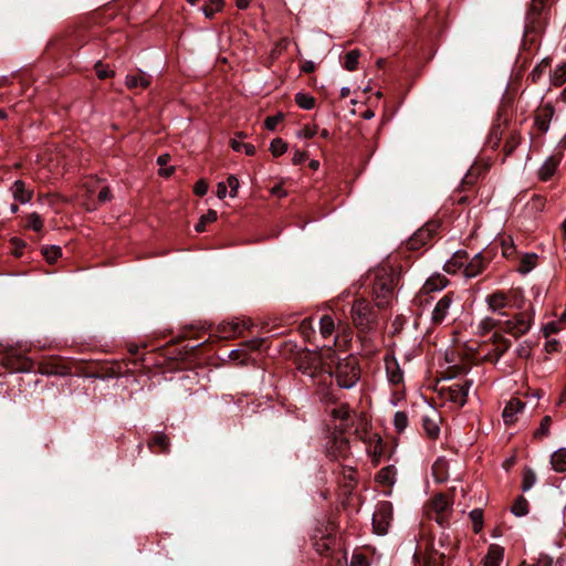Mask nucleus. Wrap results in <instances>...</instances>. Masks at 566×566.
Wrapping results in <instances>:
<instances>
[{
	"mask_svg": "<svg viewBox=\"0 0 566 566\" xmlns=\"http://www.w3.org/2000/svg\"><path fill=\"white\" fill-rule=\"evenodd\" d=\"M295 102L303 109H312L315 105L314 97L304 93H297L295 95Z\"/></svg>",
	"mask_w": 566,
	"mask_h": 566,
	"instance_id": "a19ab883",
	"label": "nucleus"
},
{
	"mask_svg": "<svg viewBox=\"0 0 566 566\" xmlns=\"http://www.w3.org/2000/svg\"><path fill=\"white\" fill-rule=\"evenodd\" d=\"M360 439L364 440L365 443L368 446H376L374 454H380L381 450H377L379 446H382V440L377 433H367L365 432L364 436H360Z\"/></svg>",
	"mask_w": 566,
	"mask_h": 566,
	"instance_id": "ea45409f",
	"label": "nucleus"
},
{
	"mask_svg": "<svg viewBox=\"0 0 566 566\" xmlns=\"http://www.w3.org/2000/svg\"><path fill=\"white\" fill-rule=\"evenodd\" d=\"M282 119H283V114H276L274 116L266 117V119L264 122L265 128L269 130H274L276 128V126L282 122Z\"/></svg>",
	"mask_w": 566,
	"mask_h": 566,
	"instance_id": "864d4df0",
	"label": "nucleus"
},
{
	"mask_svg": "<svg viewBox=\"0 0 566 566\" xmlns=\"http://www.w3.org/2000/svg\"><path fill=\"white\" fill-rule=\"evenodd\" d=\"M125 84L129 90L147 88L150 85V76L143 71L128 74Z\"/></svg>",
	"mask_w": 566,
	"mask_h": 566,
	"instance_id": "a211bd4d",
	"label": "nucleus"
},
{
	"mask_svg": "<svg viewBox=\"0 0 566 566\" xmlns=\"http://www.w3.org/2000/svg\"><path fill=\"white\" fill-rule=\"evenodd\" d=\"M547 20L548 17L546 15L528 11L525 22V38L528 39L530 41H534L535 36L539 34L544 27L546 25Z\"/></svg>",
	"mask_w": 566,
	"mask_h": 566,
	"instance_id": "9d476101",
	"label": "nucleus"
},
{
	"mask_svg": "<svg viewBox=\"0 0 566 566\" xmlns=\"http://www.w3.org/2000/svg\"><path fill=\"white\" fill-rule=\"evenodd\" d=\"M377 481L379 483L391 485L396 481V470L394 467L382 468L377 474Z\"/></svg>",
	"mask_w": 566,
	"mask_h": 566,
	"instance_id": "c85d7f7f",
	"label": "nucleus"
},
{
	"mask_svg": "<svg viewBox=\"0 0 566 566\" xmlns=\"http://www.w3.org/2000/svg\"><path fill=\"white\" fill-rule=\"evenodd\" d=\"M318 132L317 125H305L302 129L298 130L297 136L302 138H312Z\"/></svg>",
	"mask_w": 566,
	"mask_h": 566,
	"instance_id": "3c124183",
	"label": "nucleus"
},
{
	"mask_svg": "<svg viewBox=\"0 0 566 566\" xmlns=\"http://www.w3.org/2000/svg\"><path fill=\"white\" fill-rule=\"evenodd\" d=\"M399 273L389 265H380L368 273V279L373 283L371 294L376 305L381 308L389 304L392 297Z\"/></svg>",
	"mask_w": 566,
	"mask_h": 566,
	"instance_id": "f03ea898",
	"label": "nucleus"
},
{
	"mask_svg": "<svg viewBox=\"0 0 566 566\" xmlns=\"http://www.w3.org/2000/svg\"><path fill=\"white\" fill-rule=\"evenodd\" d=\"M248 328V323L245 321L232 319L228 322H223L219 325V333L224 338L237 337L242 334V332Z\"/></svg>",
	"mask_w": 566,
	"mask_h": 566,
	"instance_id": "ddd939ff",
	"label": "nucleus"
},
{
	"mask_svg": "<svg viewBox=\"0 0 566 566\" xmlns=\"http://www.w3.org/2000/svg\"><path fill=\"white\" fill-rule=\"evenodd\" d=\"M536 482V474L533 470L527 469L523 473L522 490L528 491Z\"/></svg>",
	"mask_w": 566,
	"mask_h": 566,
	"instance_id": "09e8293b",
	"label": "nucleus"
},
{
	"mask_svg": "<svg viewBox=\"0 0 566 566\" xmlns=\"http://www.w3.org/2000/svg\"><path fill=\"white\" fill-rule=\"evenodd\" d=\"M360 53L357 50H352L345 55L344 66L347 71H354L357 69Z\"/></svg>",
	"mask_w": 566,
	"mask_h": 566,
	"instance_id": "e433bc0d",
	"label": "nucleus"
},
{
	"mask_svg": "<svg viewBox=\"0 0 566 566\" xmlns=\"http://www.w3.org/2000/svg\"><path fill=\"white\" fill-rule=\"evenodd\" d=\"M193 191L198 196H203L208 191V185L205 180H199L193 188Z\"/></svg>",
	"mask_w": 566,
	"mask_h": 566,
	"instance_id": "052dcab7",
	"label": "nucleus"
},
{
	"mask_svg": "<svg viewBox=\"0 0 566 566\" xmlns=\"http://www.w3.org/2000/svg\"><path fill=\"white\" fill-rule=\"evenodd\" d=\"M391 518V504L388 502L380 503L377 506V510L373 517V526L378 535H384L387 533Z\"/></svg>",
	"mask_w": 566,
	"mask_h": 566,
	"instance_id": "6e6552de",
	"label": "nucleus"
},
{
	"mask_svg": "<svg viewBox=\"0 0 566 566\" xmlns=\"http://www.w3.org/2000/svg\"><path fill=\"white\" fill-rule=\"evenodd\" d=\"M551 464L556 472L566 471V448H560L552 454Z\"/></svg>",
	"mask_w": 566,
	"mask_h": 566,
	"instance_id": "393cba45",
	"label": "nucleus"
},
{
	"mask_svg": "<svg viewBox=\"0 0 566 566\" xmlns=\"http://www.w3.org/2000/svg\"><path fill=\"white\" fill-rule=\"evenodd\" d=\"M354 325L361 332L370 331L376 324V312L365 298H357L350 311Z\"/></svg>",
	"mask_w": 566,
	"mask_h": 566,
	"instance_id": "7ed1b4c3",
	"label": "nucleus"
},
{
	"mask_svg": "<svg viewBox=\"0 0 566 566\" xmlns=\"http://www.w3.org/2000/svg\"><path fill=\"white\" fill-rule=\"evenodd\" d=\"M335 332V322L332 316L324 315L319 319V333L322 337H331Z\"/></svg>",
	"mask_w": 566,
	"mask_h": 566,
	"instance_id": "cd10ccee",
	"label": "nucleus"
},
{
	"mask_svg": "<svg viewBox=\"0 0 566 566\" xmlns=\"http://www.w3.org/2000/svg\"><path fill=\"white\" fill-rule=\"evenodd\" d=\"M504 557V548L500 545H490L488 553L484 557V566H500Z\"/></svg>",
	"mask_w": 566,
	"mask_h": 566,
	"instance_id": "aec40b11",
	"label": "nucleus"
},
{
	"mask_svg": "<svg viewBox=\"0 0 566 566\" xmlns=\"http://www.w3.org/2000/svg\"><path fill=\"white\" fill-rule=\"evenodd\" d=\"M524 403L516 398L511 399L502 413L503 420L506 424H512L516 421V416L523 410Z\"/></svg>",
	"mask_w": 566,
	"mask_h": 566,
	"instance_id": "f3484780",
	"label": "nucleus"
},
{
	"mask_svg": "<svg viewBox=\"0 0 566 566\" xmlns=\"http://www.w3.org/2000/svg\"><path fill=\"white\" fill-rule=\"evenodd\" d=\"M261 345H262V339L253 338V339L244 343L242 345V348L244 349V352H247V350H256V349L260 348Z\"/></svg>",
	"mask_w": 566,
	"mask_h": 566,
	"instance_id": "bf43d9fd",
	"label": "nucleus"
},
{
	"mask_svg": "<svg viewBox=\"0 0 566 566\" xmlns=\"http://www.w3.org/2000/svg\"><path fill=\"white\" fill-rule=\"evenodd\" d=\"M332 416L335 418V419H340V420H345L348 418L349 416V410H348V407L347 406H340L338 408H334L332 410Z\"/></svg>",
	"mask_w": 566,
	"mask_h": 566,
	"instance_id": "5fc2aeb1",
	"label": "nucleus"
},
{
	"mask_svg": "<svg viewBox=\"0 0 566 566\" xmlns=\"http://www.w3.org/2000/svg\"><path fill=\"white\" fill-rule=\"evenodd\" d=\"M554 116L552 104H542L535 113L534 124L538 130L546 133L549 129V123Z\"/></svg>",
	"mask_w": 566,
	"mask_h": 566,
	"instance_id": "f8f14e48",
	"label": "nucleus"
},
{
	"mask_svg": "<svg viewBox=\"0 0 566 566\" xmlns=\"http://www.w3.org/2000/svg\"><path fill=\"white\" fill-rule=\"evenodd\" d=\"M42 254L49 263H54L62 255V250L57 245L44 247Z\"/></svg>",
	"mask_w": 566,
	"mask_h": 566,
	"instance_id": "c9c22d12",
	"label": "nucleus"
},
{
	"mask_svg": "<svg viewBox=\"0 0 566 566\" xmlns=\"http://www.w3.org/2000/svg\"><path fill=\"white\" fill-rule=\"evenodd\" d=\"M551 423H552L551 417L549 416H545L542 419L541 424H539L538 429L535 432V436H537V437H539V436H547L549 433Z\"/></svg>",
	"mask_w": 566,
	"mask_h": 566,
	"instance_id": "603ef678",
	"label": "nucleus"
},
{
	"mask_svg": "<svg viewBox=\"0 0 566 566\" xmlns=\"http://www.w3.org/2000/svg\"><path fill=\"white\" fill-rule=\"evenodd\" d=\"M454 305V293L449 292L444 294L434 305L431 313V323L433 325H440L452 318Z\"/></svg>",
	"mask_w": 566,
	"mask_h": 566,
	"instance_id": "423d86ee",
	"label": "nucleus"
},
{
	"mask_svg": "<svg viewBox=\"0 0 566 566\" xmlns=\"http://www.w3.org/2000/svg\"><path fill=\"white\" fill-rule=\"evenodd\" d=\"M218 213L216 210H208L207 213L202 214L198 223L195 226L197 232H202L206 229V224L212 223L217 220Z\"/></svg>",
	"mask_w": 566,
	"mask_h": 566,
	"instance_id": "72a5a7b5",
	"label": "nucleus"
},
{
	"mask_svg": "<svg viewBox=\"0 0 566 566\" xmlns=\"http://www.w3.org/2000/svg\"><path fill=\"white\" fill-rule=\"evenodd\" d=\"M230 145L234 151H243L248 156H253L255 154V147L252 144L242 143L233 138L231 139Z\"/></svg>",
	"mask_w": 566,
	"mask_h": 566,
	"instance_id": "f704fd0d",
	"label": "nucleus"
},
{
	"mask_svg": "<svg viewBox=\"0 0 566 566\" xmlns=\"http://www.w3.org/2000/svg\"><path fill=\"white\" fill-rule=\"evenodd\" d=\"M536 261L537 255L534 253L523 255L518 265V272L523 274L531 272L536 266Z\"/></svg>",
	"mask_w": 566,
	"mask_h": 566,
	"instance_id": "7c9ffc66",
	"label": "nucleus"
},
{
	"mask_svg": "<svg viewBox=\"0 0 566 566\" xmlns=\"http://www.w3.org/2000/svg\"><path fill=\"white\" fill-rule=\"evenodd\" d=\"M28 228H30L34 231H40L43 228V220L39 213L32 212L31 214H29Z\"/></svg>",
	"mask_w": 566,
	"mask_h": 566,
	"instance_id": "8fccbe9b",
	"label": "nucleus"
},
{
	"mask_svg": "<svg viewBox=\"0 0 566 566\" xmlns=\"http://www.w3.org/2000/svg\"><path fill=\"white\" fill-rule=\"evenodd\" d=\"M528 11L548 17L549 15L548 0H532Z\"/></svg>",
	"mask_w": 566,
	"mask_h": 566,
	"instance_id": "4c0bfd02",
	"label": "nucleus"
},
{
	"mask_svg": "<svg viewBox=\"0 0 566 566\" xmlns=\"http://www.w3.org/2000/svg\"><path fill=\"white\" fill-rule=\"evenodd\" d=\"M532 326V315L524 311L515 314L512 318L502 319L500 329L517 338L525 335Z\"/></svg>",
	"mask_w": 566,
	"mask_h": 566,
	"instance_id": "39448f33",
	"label": "nucleus"
},
{
	"mask_svg": "<svg viewBox=\"0 0 566 566\" xmlns=\"http://www.w3.org/2000/svg\"><path fill=\"white\" fill-rule=\"evenodd\" d=\"M335 539L331 537L329 535L326 537H322L319 541L315 543V549L319 554H325L328 551L332 549V546L334 545Z\"/></svg>",
	"mask_w": 566,
	"mask_h": 566,
	"instance_id": "c03bdc74",
	"label": "nucleus"
},
{
	"mask_svg": "<svg viewBox=\"0 0 566 566\" xmlns=\"http://www.w3.org/2000/svg\"><path fill=\"white\" fill-rule=\"evenodd\" d=\"M430 231L431 230L429 228H426V229H420L417 233H415L413 237L410 238V240L408 242L410 248L417 249L419 247V244H424L426 240H428L430 237Z\"/></svg>",
	"mask_w": 566,
	"mask_h": 566,
	"instance_id": "473e14b6",
	"label": "nucleus"
},
{
	"mask_svg": "<svg viewBox=\"0 0 566 566\" xmlns=\"http://www.w3.org/2000/svg\"><path fill=\"white\" fill-rule=\"evenodd\" d=\"M217 196L219 199H223L227 196V185L224 182L218 184Z\"/></svg>",
	"mask_w": 566,
	"mask_h": 566,
	"instance_id": "69168bd1",
	"label": "nucleus"
},
{
	"mask_svg": "<svg viewBox=\"0 0 566 566\" xmlns=\"http://www.w3.org/2000/svg\"><path fill=\"white\" fill-rule=\"evenodd\" d=\"M350 566H369V564L364 555L354 554L350 559Z\"/></svg>",
	"mask_w": 566,
	"mask_h": 566,
	"instance_id": "4d7b16f0",
	"label": "nucleus"
},
{
	"mask_svg": "<svg viewBox=\"0 0 566 566\" xmlns=\"http://www.w3.org/2000/svg\"><path fill=\"white\" fill-rule=\"evenodd\" d=\"M230 187V196L235 197L239 189V180L234 176H229L227 179V187Z\"/></svg>",
	"mask_w": 566,
	"mask_h": 566,
	"instance_id": "13d9d810",
	"label": "nucleus"
},
{
	"mask_svg": "<svg viewBox=\"0 0 566 566\" xmlns=\"http://www.w3.org/2000/svg\"><path fill=\"white\" fill-rule=\"evenodd\" d=\"M328 446V453L335 459H346L350 453L349 441L342 432L334 434Z\"/></svg>",
	"mask_w": 566,
	"mask_h": 566,
	"instance_id": "9b49d317",
	"label": "nucleus"
},
{
	"mask_svg": "<svg viewBox=\"0 0 566 566\" xmlns=\"http://www.w3.org/2000/svg\"><path fill=\"white\" fill-rule=\"evenodd\" d=\"M158 172L161 177L168 178L174 175L175 166H169L167 168L161 167Z\"/></svg>",
	"mask_w": 566,
	"mask_h": 566,
	"instance_id": "0e129e2a",
	"label": "nucleus"
},
{
	"mask_svg": "<svg viewBox=\"0 0 566 566\" xmlns=\"http://www.w3.org/2000/svg\"><path fill=\"white\" fill-rule=\"evenodd\" d=\"M315 70V64L312 61H305L302 65V71L304 73H311Z\"/></svg>",
	"mask_w": 566,
	"mask_h": 566,
	"instance_id": "774afa93",
	"label": "nucleus"
},
{
	"mask_svg": "<svg viewBox=\"0 0 566 566\" xmlns=\"http://www.w3.org/2000/svg\"><path fill=\"white\" fill-rule=\"evenodd\" d=\"M170 446L169 439L163 432H157L148 442V447L153 452L159 453L168 450Z\"/></svg>",
	"mask_w": 566,
	"mask_h": 566,
	"instance_id": "b1692460",
	"label": "nucleus"
},
{
	"mask_svg": "<svg viewBox=\"0 0 566 566\" xmlns=\"http://www.w3.org/2000/svg\"><path fill=\"white\" fill-rule=\"evenodd\" d=\"M306 158V153L301 150H295L292 157V163L294 165L302 164Z\"/></svg>",
	"mask_w": 566,
	"mask_h": 566,
	"instance_id": "e2e57ef3",
	"label": "nucleus"
},
{
	"mask_svg": "<svg viewBox=\"0 0 566 566\" xmlns=\"http://www.w3.org/2000/svg\"><path fill=\"white\" fill-rule=\"evenodd\" d=\"M95 70L98 78L104 80L114 75L113 71L107 70L101 62L95 64Z\"/></svg>",
	"mask_w": 566,
	"mask_h": 566,
	"instance_id": "6e6d98bb",
	"label": "nucleus"
},
{
	"mask_svg": "<svg viewBox=\"0 0 566 566\" xmlns=\"http://www.w3.org/2000/svg\"><path fill=\"white\" fill-rule=\"evenodd\" d=\"M486 304L490 311L500 315L506 316L504 310L513 308V294L506 295L503 292H494L486 297Z\"/></svg>",
	"mask_w": 566,
	"mask_h": 566,
	"instance_id": "1a4fd4ad",
	"label": "nucleus"
},
{
	"mask_svg": "<svg viewBox=\"0 0 566 566\" xmlns=\"http://www.w3.org/2000/svg\"><path fill=\"white\" fill-rule=\"evenodd\" d=\"M223 7V0H208L201 8L206 18L212 19Z\"/></svg>",
	"mask_w": 566,
	"mask_h": 566,
	"instance_id": "c756f323",
	"label": "nucleus"
},
{
	"mask_svg": "<svg viewBox=\"0 0 566 566\" xmlns=\"http://www.w3.org/2000/svg\"><path fill=\"white\" fill-rule=\"evenodd\" d=\"M559 160L556 157H549L547 158L544 164L541 166L538 170V177L542 181H547L553 177L555 174L557 167H558Z\"/></svg>",
	"mask_w": 566,
	"mask_h": 566,
	"instance_id": "4be33fe9",
	"label": "nucleus"
},
{
	"mask_svg": "<svg viewBox=\"0 0 566 566\" xmlns=\"http://www.w3.org/2000/svg\"><path fill=\"white\" fill-rule=\"evenodd\" d=\"M467 261V254L463 251H458L453 256L446 262L443 269L448 273H463V268Z\"/></svg>",
	"mask_w": 566,
	"mask_h": 566,
	"instance_id": "412c9836",
	"label": "nucleus"
},
{
	"mask_svg": "<svg viewBox=\"0 0 566 566\" xmlns=\"http://www.w3.org/2000/svg\"><path fill=\"white\" fill-rule=\"evenodd\" d=\"M501 318H494V317H484L482 318L478 326H476V333L480 335H485L495 327L500 328Z\"/></svg>",
	"mask_w": 566,
	"mask_h": 566,
	"instance_id": "bb28decb",
	"label": "nucleus"
},
{
	"mask_svg": "<svg viewBox=\"0 0 566 566\" xmlns=\"http://www.w3.org/2000/svg\"><path fill=\"white\" fill-rule=\"evenodd\" d=\"M515 516H524L528 512V503L524 497H520L515 501L511 509Z\"/></svg>",
	"mask_w": 566,
	"mask_h": 566,
	"instance_id": "37998d69",
	"label": "nucleus"
},
{
	"mask_svg": "<svg viewBox=\"0 0 566 566\" xmlns=\"http://www.w3.org/2000/svg\"><path fill=\"white\" fill-rule=\"evenodd\" d=\"M318 359L328 377L334 376L337 385L344 389L353 388L359 379L360 370L357 359L348 355L339 359L332 347H323L319 350Z\"/></svg>",
	"mask_w": 566,
	"mask_h": 566,
	"instance_id": "f257e3e1",
	"label": "nucleus"
},
{
	"mask_svg": "<svg viewBox=\"0 0 566 566\" xmlns=\"http://www.w3.org/2000/svg\"><path fill=\"white\" fill-rule=\"evenodd\" d=\"M111 198H112L111 189L108 187H103L98 192L99 202H106V201L111 200Z\"/></svg>",
	"mask_w": 566,
	"mask_h": 566,
	"instance_id": "680f3d73",
	"label": "nucleus"
},
{
	"mask_svg": "<svg viewBox=\"0 0 566 566\" xmlns=\"http://www.w3.org/2000/svg\"><path fill=\"white\" fill-rule=\"evenodd\" d=\"M439 525H444L451 514V503L444 494H437L430 502V511L427 512Z\"/></svg>",
	"mask_w": 566,
	"mask_h": 566,
	"instance_id": "0eeeda50",
	"label": "nucleus"
},
{
	"mask_svg": "<svg viewBox=\"0 0 566 566\" xmlns=\"http://www.w3.org/2000/svg\"><path fill=\"white\" fill-rule=\"evenodd\" d=\"M551 82L555 86H560L566 82V62L554 69L551 75Z\"/></svg>",
	"mask_w": 566,
	"mask_h": 566,
	"instance_id": "2f4dec72",
	"label": "nucleus"
},
{
	"mask_svg": "<svg viewBox=\"0 0 566 566\" xmlns=\"http://www.w3.org/2000/svg\"><path fill=\"white\" fill-rule=\"evenodd\" d=\"M471 381L460 380L450 385L440 384L438 392L444 401L452 402L457 407H463L467 402Z\"/></svg>",
	"mask_w": 566,
	"mask_h": 566,
	"instance_id": "20e7f679",
	"label": "nucleus"
},
{
	"mask_svg": "<svg viewBox=\"0 0 566 566\" xmlns=\"http://www.w3.org/2000/svg\"><path fill=\"white\" fill-rule=\"evenodd\" d=\"M438 419L439 416L433 409H430V412L428 415H423L422 417V428L427 436L431 439H436L440 433Z\"/></svg>",
	"mask_w": 566,
	"mask_h": 566,
	"instance_id": "2eb2a0df",
	"label": "nucleus"
},
{
	"mask_svg": "<svg viewBox=\"0 0 566 566\" xmlns=\"http://www.w3.org/2000/svg\"><path fill=\"white\" fill-rule=\"evenodd\" d=\"M432 475L437 482H446L449 478L448 461L444 459H438L432 465Z\"/></svg>",
	"mask_w": 566,
	"mask_h": 566,
	"instance_id": "5701e85b",
	"label": "nucleus"
},
{
	"mask_svg": "<svg viewBox=\"0 0 566 566\" xmlns=\"http://www.w3.org/2000/svg\"><path fill=\"white\" fill-rule=\"evenodd\" d=\"M386 370L388 379L391 384H400L402 381V371L400 370L398 364L394 359L386 360Z\"/></svg>",
	"mask_w": 566,
	"mask_h": 566,
	"instance_id": "a878e982",
	"label": "nucleus"
},
{
	"mask_svg": "<svg viewBox=\"0 0 566 566\" xmlns=\"http://www.w3.org/2000/svg\"><path fill=\"white\" fill-rule=\"evenodd\" d=\"M482 172V167L479 165L472 166L462 180V186L473 185Z\"/></svg>",
	"mask_w": 566,
	"mask_h": 566,
	"instance_id": "58836bf2",
	"label": "nucleus"
},
{
	"mask_svg": "<svg viewBox=\"0 0 566 566\" xmlns=\"http://www.w3.org/2000/svg\"><path fill=\"white\" fill-rule=\"evenodd\" d=\"M394 426L398 432H402L408 426V417L403 411H397L394 416Z\"/></svg>",
	"mask_w": 566,
	"mask_h": 566,
	"instance_id": "de8ad7c7",
	"label": "nucleus"
},
{
	"mask_svg": "<svg viewBox=\"0 0 566 566\" xmlns=\"http://www.w3.org/2000/svg\"><path fill=\"white\" fill-rule=\"evenodd\" d=\"M271 193L273 196H279V197H285L286 196V191L282 188L281 185H276L274 187L271 188Z\"/></svg>",
	"mask_w": 566,
	"mask_h": 566,
	"instance_id": "338daca9",
	"label": "nucleus"
},
{
	"mask_svg": "<svg viewBox=\"0 0 566 566\" xmlns=\"http://www.w3.org/2000/svg\"><path fill=\"white\" fill-rule=\"evenodd\" d=\"M286 149L287 145L281 138H275L270 144V150L275 157L283 155L286 151Z\"/></svg>",
	"mask_w": 566,
	"mask_h": 566,
	"instance_id": "49530a36",
	"label": "nucleus"
},
{
	"mask_svg": "<svg viewBox=\"0 0 566 566\" xmlns=\"http://www.w3.org/2000/svg\"><path fill=\"white\" fill-rule=\"evenodd\" d=\"M448 283L449 281L444 275L440 273H434L427 279V281L424 282L420 290V294L418 297L420 298L421 295L423 294H430L432 292L441 291L448 285Z\"/></svg>",
	"mask_w": 566,
	"mask_h": 566,
	"instance_id": "4468645a",
	"label": "nucleus"
},
{
	"mask_svg": "<svg viewBox=\"0 0 566 566\" xmlns=\"http://www.w3.org/2000/svg\"><path fill=\"white\" fill-rule=\"evenodd\" d=\"M484 265L483 258L480 253H476L469 262L465 261L462 274L465 277H474L482 272Z\"/></svg>",
	"mask_w": 566,
	"mask_h": 566,
	"instance_id": "6ab92c4d",
	"label": "nucleus"
},
{
	"mask_svg": "<svg viewBox=\"0 0 566 566\" xmlns=\"http://www.w3.org/2000/svg\"><path fill=\"white\" fill-rule=\"evenodd\" d=\"M10 190L13 199L22 205H25L32 200L33 190L27 188L23 180H15Z\"/></svg>",
	"mask_w": 566,
	"mask_h": 566,
	"instance_id": "dca6fc26",
	"label": "nucleus"
},
{
	"mask_svg": "<svg viewBox=\"0 0 566 566\" xmlns=\"http://www.w3.org/2000/svg\"><path fill=\"white\" fill-rule=\"evenodd\" d=\"M492 338L495 345L496 356H501L509 348L510 343L496 332L492 335Z\"/></svg>",
	"mask_w": 566,
	"mask_h": 566,
	"instance_id": "a18cd8bd",
	"label": "nucleus"
},
{
	"mask_svg": "<svg viewBox=\"0 0 566 566\" xmlns=\"http://www.w3.org/2000/svg\"><path fill=\"white\" fill-rule=\"evenodd\" d=\"M470 518L473 524V531L474 533H480L483 527V512L480 509L472 510L470 512Z\"/></svg>",
	"mask_w": 566,
	"mask_h": 566,
	"instance_id": "79ce46f5",
	"label": "nucleus"
}]
</instances>
